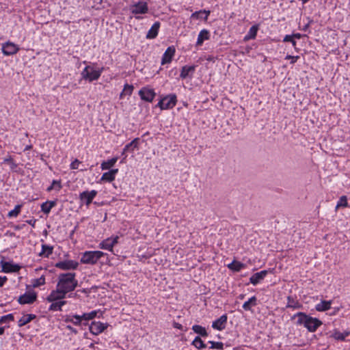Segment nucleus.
Masks as SVG:
<instances>
[{
	"mask_svg": "<svg viewBox=\"0 0 350 350\" xmlns=\"http://www.w3.org/2000/svg\"><path fill=\"white\" fill-rule=\"evenodd\" d=\"M256 305V297L255 296L252 297L248 301H245L243 304V308L245 310H250L252 306Z\"/></svg>",
	"mask_w": 350,
	"mask_h": 350,
	"instance_id": "473e14b6",
	"label": "nucleus"
},
{
	"mask_svg": "<svg viewBox=\"0 0 350 350\" xmlns=\"http://www.w3.org/2000/svg\"><path fill=\"white\" fill-rule=\"evenodd\" d=\"M332 301H321L319 304H317L315 306V309L318 312H324L327 311L331 308Z\"/></svg>",
	"mask_w": 350,
	"mask_h": 350,
	"instance_id": "5701e85b",
	"label": "nucleus"
},
{
	"mask_svg": "<svg viewBox=\"0 0 350 350\" xmlns=\"http://www.w3.org/2000/svg\"><path fill=\"white\" fill-rule=\"evenodd\" d=\"M192 344L198 349H203L206 348V345L199 336H196Z\"/></svg>",
	"mask_w": 350,
	"mask_h": 350,
	"instance_id": "f704fd0d",
	"label": "nucleus"
},
{
	"mask_svg": "<svg viewBox=\"0 0 350 350\" xmlns=\"http://www.w3.org/2000/svg\"><path fill=\"white\" fill-rule=\"evenodd\" d=\"M44 254V244L41 245V252H40V255H42Z\"/></svg>",
	"mask_w": 350,
	"mask_h": 350,
	"instance_id": "13d9d810",
	"label": "nucleus"
},
{
	"mask_svg": "<svg viewBox=\"0 0 350 350\" xmlns=\"http://www.w3.org/2000/svg\"><path fill=\"white\" fill-rule=\"evenodd\" d=\"M19 48L14 43L8 42L2 45V52L5 55H12L16 54Z\"/></svg>",
	"mask_w": 350,
	"mask_h": 350,
	"instance_id": "f8f14e48",
	"label": "nucleus"
},
{
	"mask_svg": "<svg viewBox=\"0 0 350 350\" xmlns=\"http://www.w3.org/2000/svg\"><path fill=\"white\" fill-rule=\"evenodd\" d=\"M66 328L68 329H69L70 331H71L72 332H74L75 334H77V331L73 328L72 327H71L70 325H67L66 326Z\"/></svg>",
	"mask_w": 350,
	"mask_h": 350,
	"instance_id": "6e6d98bb",
	"label": "nucleus"
},
{
	"mask_svg": "<svg viewBox=\"0 0 350 350\" xmlns=\"http://www.w3.org/2000/svg\"><path fill=\"white\" fill-rule=\"evenodd\" d=\"M177 100L175 94H170L162 98L158 103L161 109L173 108L176 104Z\"/></svg>",
	"mask_w": 350,
	"mask_h": 350,
	"instance_id": "39448f33",
	"label": "nucleus"
},
{
	"mask_svg": "<svg viewBox=\"0 0 350 350\" xmlns=\"http://www.w3.org/2000/svg\"><path fill=\"white\" fill-rule=\"evenodd\" d=\"M331 336L336 340H341V341L345 340L344 336L342 335V332H340V331H338L336 329L333 331V333L332 334Z\"/></svg>",
	"mask_w": 350,
	"mask_h": 350,
	"instance_id": "4c0bfd02",
	"label": "nucleus"
},
{
	"mask_svg": "<svg viewBox=\"0 0 350 350\" xmlns=\"http://www.w3.org/2000/svg\"><path fill=\"white\" fill-rule=\"evenodd\" d=\"M293 36V38L295 39V38H297V39H300L301 38V34L299 33H293L291 35Z\"/></svg>",
	"mask_w": 350,
	"mask_h": 350,
	"instance_id": "5fc2aeb1",
	"label": "nucleus"
},
{
	"mask_svg": "<svg viewBox=\"0 0 350 350\" xmlns=\"http://www.w3.org/2000/svg\"><path fill=\"white\" fill-rule=\"evenodd\" d=\"M286 59H291V64H295L299 59V56L297 55V56H292V55H287L285 57Z\"/></svg>",
	"mask_w": 350,
	"mask_h": 350,
	"instance_id": "de8ad7c7",
	"label": "nucleus"
},
{
	"mask_svg": "<svg viewBox=\"0 0 350 350\" xmlns=\"http://www.w3.org/2000/svg\"><path fill=\"white\" fill-rule=\"evenodd\" d=\"M21 208H22L21 204L16 205L13 210L10 211L8 213V217H16L19 215Z\"/></svg>",
	"mask_w": 350,
	"mask_h": 350,
	"instance_id": "c9c22d12",
	"label": "nucleus"
},
{
	"mask_svg": "<svg viewBox=\"0 0 350 350\" xmlns=\"http://www.w3.org/2000/svg\"><path fill=\"white\" fill-rule=\"evenodd\" d=\"M258 30V25H253L250 27L247 34L245 36V40H249L252 39H254L256 36L257 31Z\"/></svg>",
	"mask_w": 350,
	"mask_h": 350,
	"instance_id": "cd10ccee",
	"label": "nucleus"
},
{
	"mask_svg": "<svg viewBox=\"0 0 350 350\" xmlns=\"http://www.w3.org/2000/svg\"><path fill=\"white\" fill-rule=\"evenodd\" d=\"M44 284V275H41L40 278L34 279L31 282V286L34 288L38 287Z\"/></svg>",
	"mask_w": 350,
	"mask_h": 350,
	"instance_id": "ea45409f",
	"label": "nucleus"
},
{
	"mask_svg": "<svg viewBox=\"0 0 350 350\" xmlns=\"http://www.w3.org/2000/svg\"><path fill=\"white\" fill-rule=\"evenodd\" d=\"M98 314H100L98 317L103 315V312L101 311L93 310L90 312L83 313L82 315H81V317L82 321H90L94 319L98 315Z\"/></svg>",
	"mask_w": 350,
	"mask_h": 350,
	"instance_id": "b1692460",
	"label": "nucleus"
},
{
	"mask_svg": "<svg viewBox=\"0 0 350 350\" xmlns=\"http://www.w3.org/2000/svg\"><path fill=\"white\" fill-rule=\"evenodd\" d=\"M131 10L134 14H146L148 11V4L146 2H138L131 7Z\"/></svg>",
	"mask_w": 350,
	"mask_h": 350,
	"instance_id": "ddd939ff",
	"label": "nucleus"
},
{
	"mask_svg": "<svg viewBox=\"0 0 350 350\" xmlns=\"http://www.w3.org/2000/svg\"><path fill=\"white\" fill-rule=\"evenodd\" d=\"M227 319V315L223 314L219 319L213 322V328L219 331L223 330L226 327Z\"/></svg>",
	"mask_w": 350,
	"mask_h": 350,
	"instance_id": "4468645a",
	"label": "nucleus"
},
{
	"mask_svg": "<svg viewBox=\"0 0 350 350\" xmlns=\"http://www.w3.org/2000/svg\"><path fill=\"white\" fill-rule=\"evenodd\" d=\"M4 163H12L13 160L11 157H8V158L4 159Z\"/></svg>",
	"mask_w": 350,
	"mask_h": 350,
	"instance_id": "864d4df0",
	"label": "nucleus"
},
{
	"mask_svg": "<svg viewBox=\"0 0 350 350\" xmlns=\"http://www.w3.org/2000/svg\"><path fill=\"white\" fill-rule=\"evenodd\" d=\"M57 200L45 202V214H48L51 209L55 206Z\"/></svg>",
	"mask_w": 350,
	"mask_h": 350,
	"instance_id": "58836bf2",
	"label": "nucleus"
},
{
	"mask_svg": "<svg viewBox=\"0 0 350 350\" xmlns=\"http://www.w3.org/2000/svg\"><path fill=\"white\" fill-rule=\"evenodd\" d=\"M297 319V325H304L310 332H316L322 325V321L319 319L313 318L301 312H299L292 317V319Z\"/></svg>",
	"mask_w": 350,
	"mask_h": 350,
	"instance_id": "f03ea898",
	"label": "nucleus"
},
{
	"mask_svg": "<svg viewBox=\"0 0 350 350\" xmlns=\"http://www.w3.org/2000/svg\"><path fill=\"white\" fill-rule=\"evenodd\" d=\"M283 42H291L292 45L295 48V49H297V47H296L297 42L294 40V38H293V36L291 35H286L284 36V39H283Z\"/></svg>",
	"mask_w": 350,
	"mask_h": 350,
	"instance_id": "a19ab883",
	"label": "nucleus"
},
{
	"mask_svg": "<svg viewBox=\"0 0 350 350\" xmlns=\"http://www.w3.org/2000/svg\"><path fill=\"white\" fill-rule=\"evenodd\" d=\"M8 278L6 276H0V286H3L4 283L7 281Z\"/></svg>",
	"mask_w": 350,
	"mask_h": 350,
	"instance_id": "3c124183",
	"label": "nucleus"
},
{
	"mask_svg": "<svg viewBox=\"0 0 350 350\" xmlns=\"http://www.w3.org/2000/svg\"><path fill=\"white\" fill-rule=\"evenodd\" d=\"M62 183L61 180H53L52 183L49 187H47V191H55V192H58L62 189Z\"/></svg>",
	"mask_w": 350,
	"mask_h": 350,
	"instance_id": "c756f323",
	"label": "nucleus"
},
{
	"mask_svg": "<svg viewBox=\"0 0 350 350\" xmlns=\"http://www.w3.org/2000/svg\"><path fill=\"white\" fill-rule=\"evenodd\" d=\"M75 273H61L59 275V281L57 285V291H53L47 297L48 301L62 299L65 295L73 291L78 284L75 279Z\"/></svg>",
	"mask_w": 350,
	"mask_h": 350,
	"instance_id": "f257e3e1",
	"label": "nucleus"
},
{
	"mask_svg": "<svg viewBox=\"0 0 350 350\" xmlns=\"http://www.w3.org/2000/svg\"><path fill=\"white\" fill-rule=\"evenodd\" d=\"M53 247L45 245V256H49L51 254H52Z\"/></svg>",
	"mask_w": 350,
	"mask_h": 350,
	"instance_id": "09e8293b",
	"label": "nucleus"
},
{
	"mask_svg": "<svg viewBox=\"0 0 350 350\" xmlns=\"http://www.w3.org/2000/svg\"><path fill=\"white\" fill-rule=\"evenodd\" d=\"M209 38H210L209 31L205 29L201 30L198 36L196 45L201 46L203 44L204 41L208 40Z\"/></svg>",
	"mask_w": 350,
	"mask_h": 350,
	"instance_id": "4be33fe9",
	"label": "nucleus"
},
{
	"mask_svg": "<svg viewBox=\"0 0 350 350\" xmlns=\"http://www.w3.org/2000/svg\"><path fill=\"white\" fill-rule=\"evenodd\" d=\"M93 346H94V345H93V344H91L90 347H93Z\"/></svg>",
	"mask_w": 350,
	"mask_h": 350,
	"instance_id": "0e129e2a",
	"label": "nucleus"
},
{
	"mask_svg": "<svg viewBox=\"0 0 350 350\" xmlns=\"http://www.w3.org/2000/svg\"><path fill=\"white\" fill-rule=\"evenodd\" d=\"M139 95L142 100L147 102H152L156 94L153 89L149 88H142L139 91Z\"/></svg>",
	"mask_w": 350,
	"mask_h": 350,
	"instance_id": "9d476101",
	"label": "nucleus"
},
{
	"mask_svg": "<svg viewBox=\"0 0 350 350\" xmlns=\"http://www.w3.org/2000/svg\"><path fill=\"white\" fill-rule=\"evenodd\" d=\"M80 163L81 161L76 159L71 163L70 168L72 170H77L79 168Z\"/></svg>",
	"mask_w": 350,
	"mask_h": 350,
	"instance_id": "49530a36",
	"label": "nucleus"
},
{
	"mask_svg": "<svg viewBox=\"0 0 350 350\" xmlns=\"http://www.w3.org/2000/svg\"><path fill=\"white\" fill-rule=\"evenodd\" d=\"M118 172V169H112L107 172H105L100 178L101 181L112 182L116 178V174Z\"/></svg>",
	"mask_w": 350,
	"mask_h": 350,
	"instance_id": "aec40b11",
	"label": "nucleus"
},
{
	"mask_svg": "<svg viewBox=\"0 0 350 350\" xmlns=\"http://www.w3.org/2000/svg\"><path fill=\"white\" fill-rule=\"evenodd\" d=\"M108 327L107 323H103L100 321H93L90 325V332L94 335H98L102 333Z\"/></svg>",
	"mask_w": 350,
	"mask_h": 350,
	"instance_id": "1a4fd4ad",
	"label": "nucleus"
},
{
	"mask_svg": "<svg viewBox=\"0 0 350 350\" xmlns=\"http://www.w3.org/2000/svg\"><path fill=\"white\" fill-rule=\"evenodd\" d=\"M349 334H350L349 331H345L344 332H342V335L344 336V339L345 340V338L347 336H348Z\"/></svg>",
	"mask_w": 350,
	"mask_h": 350,
	"instance_id": "4d7b16f0",
	"label": "nucleus"
},
{
	"mask_svg": "<svg viewBox=\"0 0 350 350\" xmlns=\"http://www.w3.org/2000/svg\"><path fill=\"white\" fill-rule=\"evenodd\" d=\"M118 236H112L111 237H108L99 243L98 247L102 250H107L110 252H113V248L114 245L118 243Z\"/></svg>",
	"mask_w": 350,
	"mask_h": 350,
	"instance_id": "423d86ee",
	"label": "nucleus"
},
{
	"mask_svg": "<svg viewBox=\"0 0 350 350\" xmlns=\"http://www.w3.org/2000/svg\"><path fill=\"white\" fill-rule=\"evenodd\" d=\"M173 326H174V327L180 329V330H183V327L181 324H180L179 323H176V322H174Z\"/></svg>",
	"mask_w": 350,
	"mask_h": 350,
	"instance_id": "603ef678",
	"label": "nucleus"
},
{
	"mask_svg": "<svg viewBox=\"0 0 350 350\" xmlns=\"http://www.w3.org/2000/svg\"><path fill=\"white\" fill-rule=\"evenodd\" d=\"M36 318L35 314H29L23 315L18 321V325L22 327L29 323Z\"/></svg>",
	"mask_w": 350,
	"mask_h": 350,
	"instance_id": "a878e982",
	"label": "nucleus"
},
{
	"mask_svg": "<svg viewBox=\"0 0 350 350\" xmlns=\"http://www.w3.org/2000/svg\"><path fill=\"white\" fill-rule=\"evenodd\" d=\"M1 265L2 271L5 273L17 272L21 269L19 265L9 262L1 261Z\"/></svg>",
	"mask_w": 350,
	"mask_h": 350,
	"instance_id": "2eb2a0df",
	"label": "nucleus"
},
{
	"mask_svg": "<svg viewBox=\"0 0 350 350\" xmlns=\"http://www.w3.org/2000/svg\"><path fill=\"white\" fill-rule=\"evenodd\" d=\"M105 254L101 251H86L81 255V262L87 265H95Z\"/></svg>",
	"mask_w": 350,
	"mask_h": 350,
	"instance_id": "7ed1b4c3",
	"label": "nucleus"
},
{
	"mask_svg": "<svg viewBox=\"0 0 350 350\" xmlns=\"http://www.w3.org/2000/svg\"><path fill=\"white\" fill-rule=\"evenodd\" d=\"M211 14L210 10H201L200 11H196L193 12L191 15V18L192 19H204V21H207L208 17Z\"/></svg>",
	"mask_w": 350,
	"mask_h": 350,
	"instance_id": "a211bd4d",
	"label": "nucleus"
},
{
	"mask_svg": "<svg viewBox=\"0 0 350 350\" xmlns=\"http://www.w3.org/2000/svg\"><path fill=\"white\" fill-rule=\"evenodd\" d=\"M44 202H43L42 204H40V208H41L42 211H44Z\"/></svg>",
	"mask_w": 350,
	"mask_h": 350,
	"instance_id": "052dcab7",
	"label": "nucleus"
},
{
	"mask_svg": "<svg viewBox=\"0 0 350 350\" xmlns=\"http://www.w3.org/2000/svg\"><path fill=\"white\" fill-rule=\"evenodd\" d=\"M209 343L211 345L210 349H222L224 347V344L221 342L209 341Z\"/></svg>",
	"mask_w": 350,
	"mask_h": 350,
	"instance_id": "c03bdc74",
	"label": "nucleus"
},
{
	"mask_svg": "<svg viewBox=\"0 0 350 350\" xmlns=\"http://www.w3.org/2000/svg\"><path fill=\"white\" fill-rule=\"evenodd\" d=\"M348 206V202H347V198L346 196H342L340 198L336 206V209H338L340 207H347Z\"/></svg>",
	"mask_w": 350,
	"mask_h": 350,
	"instance_id": "e433bc0d",
	"label": "nucleus"
},
{
	"mask_svg": "<svg viewBox=\"0 0 350 350\" xmlns=\"http://www.w3.org/2000/svg\"><path fill=\"white\" fill-rule=\"evenodd\" d=\"M52 302L49 306L50 310L57 311L61 310V308L66 304L65 301H62V299H56L54 301H49Z\"/></svg>",
	"mask_w": 350,
	"mask_h": 350,
	"instance_id": "393cba45",
	"label": "nucleus"
},
{
	"mask_svg": "<svg viewBox=\"0 0 350 350\" xmlns=\"http://www.w3.org/2000/svg\"><path fill=\"white\" fill-rule=\"evenodd\" d=\"M139 138L134 139L131 142L126 144L123 149L122 154H124L126 151L129 150L130 148H131V150H134L135 148H138V142H139Z\"/></svg>",
	"mask_w": 350,
	"mask_h": 350,
	"instance_id": "7c9ffc66",
	"label": "nucleus"
},
{
	"mask_svg": "<svg viewBox=\"0 0 350 350\" xmlns=\"http://www.w3.org/2000/svg\"><path fill=\"white\" fill-rule=\"evenodd\" d=\"M36 299V294L34 292L25 293L21 295L18 301L20 304H31L33 303Z\"/></svg>",
	"mask_w": 350,
	"mask_h": 350,
	"instance_id": "9b49d317",
	"label": "nucleus"
},
{
	"mask_svg": "<svg viewBox=\"0 0 350 350\" xmlns=\"http://www.w3.org/2000/svg\"><path fill=\"white\" fill-rule=\"evenodd\" d=\"M79 266V262L73 260H66L58 262L55 267L62 270H75Z\"/></svg>",
	"mask_w": 350,
	"mask_h": 350,
	"instance_id": "0eeeda50",
	"label": "nucleus"
},
{
	"mask_svg": "<svg viewBox=\"0 0 350 350\" xmlns=\"http://www.w3.org/2000/svg\"><path fill=\"white\" fill-rule=\"evenodd\" d=\"M72 315H66L64 317V321L66 323L71 322L72 323Z\"/></svg>",
	"mask_w": 350,
	"mask_h": 350,
	"instance_id": "8fccbe9b",
	"label": "nucleus"
},
{
	"mask_svg": "<svg viewBox=\"0 0 350 350\" xmlns=\"http://www.w3.org/2000/svg\"><path fill=\"white\" fill-rule=\"evenodd\" d=\"M117 161H118V158L113 157L109 160L103 161L101 163L100 167L103 170L110 169L111 167H113L116 164Z\"/></svg>",
	"mask_w": 350,
	"mask_h": 350,
	"instance_id": "c85d7f7f",
	"label": "nucleus"
},
{
	"mask_svg": "<svg viewBox=\"0 0 350 350\" xmlns=\"http://www.w3.org/2000/svg\"><path fill=\"white\" fill-rule=\"evenodd\" d=\"M160 27V23L155 22L147 33L146 38L148 39H153L158 35L159 29Z\"/></svg>",
	"mask_w": 350,
	"mask_h": 350,
	"instance_id": "412c9836",
	"label": "nucleus"
},
{
	"mask_svg": "<svg viewBox=\"0 0 350 350\" xmlns=\"http://www.w3.org/2000/svg\"><path fill=\"white\" fill-rule=\"evenodd\" d=\"M287 308H291L293 309H298L302 307V305L296 299H293L291 297H288L287 298Z\"/></svg>",
	"mask_w": 350,
	"mask_h": 350,
	"instance_id": "bb28decb",
	"label": "nucleus"
},
{
	"mask_svg": "<svg viewBox=\"0 0 350 350\" xmlns=\"http://www.w3.org/2000/svg\"><path fill=\"white\" fill-rule=\"evenodd\" d=\"M97 195L96 190L85 191L79 194V200L81 202L85 203L88 206L92 202L93 199Z\"/></svg>",
	"mask_w": 350,
	"mask_h": 350,
	"instance_id": "6e6552de",
	"label": "nucleus"
},
{
	"mask_svg": "<svg viewBox=\"0 0 350 350\" xmlns=\"http://www.w3.org/2000/svg\"><path fill=\"white\" fill-rule=\"evenodd\" d=\"M72 323L75 325H80L81 324V322L83 321L81 315L78 314L72 315Z\"/></svg>",
	"mask_w": 350,
	"mask_h": 350,
	"instance_id": "a18cd8bd",
	"label": "nucleus"
},
{
	"mask_svg": "<svg viewBox=\"0 0 350 350\" xmlns=\"http://www.w3.org/2000/svg\"><path fill=\"white\" fill-rule=\"evenodd\" d=\"M104 68L102 67L100 69L95 70L90 66H87L81 72V77L83 79L92 82L99 79L100 77Z\"/></svg>",
	"mask_w": 350,
	"mask_h": 350,
	"instance_id": "20e7f679",
	"label": "nucleus"
},
{
	"mask_svg": "<svg viewBox=\"0 0 350 350\" xmlns=\"http://www.w3.org/2000/svg\"><path fill=\"white\" fill-rule=\"evenodd\" d=\"M192 329L195 333L201 335L202 336L206 337L208 336V333H207L206 329L201 325H194L192 327Z\"/></svg>",
	"mask_w": 350,
	"mask_h": 350,
	"instance_id": "2f4dec72",
	"label": "nucleus"
},
{
	"mask_svg": "<svg viewBox=\"0 0 350 350\" xmlns=\"http://www.w3.org/2000/svg\"><path fill=\"white\" fill-rule=\"evenodd\" d=\"M243 297H244L243 295H241V296H240V298H241V299H243Z\"/></svg>",
	"mask_w": 350,
	"mask_h": 350,
	"instance_id": "e2e57ef3",
	"label": "nucleus"
},
{
	"mask_svg": "<svg viewBox=\"0 0 350 350\" xmlns=\"http://www.w3.org/2000/svg\"><path fill=\"white\" fill-rule=\"evenodd\" d=\"M267 273V271L263 270L260 272L254 273L250 278V282L254 285H256L265 278Z\"/></svg>",
	"mask_w": 350,
	"mask_h": 350,
	"instance_id": "6ab92c4d",
	"label": "nucleus"
},
{
	"mask_svg": "<svg viewBox=\"0 0 350 350\" xmlns=\"http://www.w3.org/2000/svg\"><path fill=\"white\" fill-rule=\"evenodd\" d=\"M175 48L174 46H169L165 51L162 59L161 64H169L172 62V59L175 54Z\"/></svg>",
	"mask_w": 350,
	"mask_h": 350,
	"instance_id": "dca6fc26",
	"label": "nucleus"
},
{
	"mask_svg": "<svg viewBox=\"0 0 350 350\" xmlns=\"http://www.w3.org/2000/svg\"><path fill=\"white\" fill-rule=\"evenodd\" d=\"M133 85H129V84H126L124 85V87L122 92L121 93V96L123 94H127V95H131L132 94V92H133Z\"/></svg>",
	"mask_w": 350,
	"mask_h": 350,
	"instance_id": "37998d69",
	"label": "nucleus"
},
{
	"mask_svg": "<svg viewBox=\"0 0 350 350\" xmlns=\"http://www.w3.org/2000/svg\"><path fill=\"white\" fill-rule=\"evenodd\" d=\"M304 3H306V2H308L309 0H301Z\"/></svg>",
	"mask_w": 350,
	"mask_h": 350,
	"instance_id": "680f3d73",
	"label": "nucleus"
},
{
	"mask_svg": "<svg viewBox=\"0 0 350 350\" xmlns=\"http://www.w3.org/2000/svg\"><path fill=\"white\" fill-rule=\"evenodd\" d=\"M14 321V316L12 314H9L3 316L0 318V324L6 323L8 321Z\"/></svg>",
	"mask_w": 350,
	"mask_h": 350,
	"instance_id": "79ce46f5",
	"label": "nucleus"
},
{
	"mask_svg": "<svg viewBox=\"0 0 350 350\" xmlns=\"http://www.w3.org/2000/svg\"><path fill=\"white\" fill-rule=\"evenodd\" d=\"M195 66H184L182 67L180 77L182 79L191 78L195 72Z\"/></svg>",
	"mask_w": 350,
	"mask_h": 350,
	"instance_id": "f3484780",
	"label": "nucleus"
},
{
	"mask_svg": "<svg viewBox=\"0 0 350 350\" xmlns=\"http://www.w3.org/2000/svg\"><path fill=\"white\" fill-rule=\"evenodd\" d=\"M228 268L231 270L235 271H239L241 270L243 267H245V265L243 263H241L238 261H233L230 264L228 265Z\"/></svg>",
	"mask_w": 350,
	"mask_h": 350,
	"instance_id": "72a5a7b5",
	"label": "nucleus"
},
{
	"mask_svg": "<svg viewBox=\"0 0 350 350\" xmlns=\"http://www.w3.org/2000/svg\"><path fill=\"white\" fill-rule=\"evenodd\" d=\"M4 331H5V328L3 327H0V335L3 334Z\"/></svg>",
	"mask_w": 350,
	"mask_h": 350,
	"instance_id": "bf43d9fd",
	"label": "nucleus"
}]
</instances>
